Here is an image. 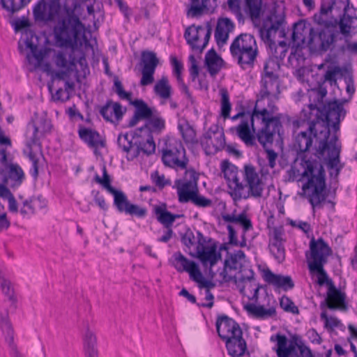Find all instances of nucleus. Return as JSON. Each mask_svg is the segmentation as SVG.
Masks as SVG:
<instances>
[{"instance_id":"f257e3e1","label":"nucleus","mask_w":357,"mask_h":357,"mask_svg":"<svg viewBox=\"0 0 357 357\" xmlns=\"http://www.w3.org/2000/svg\"><path fill=\"white\" fill-rule=\"evenodd\" d=\"M311 116L307 120V127L303 130V120L292 122L294 137V147L298 151H308L314 142V155L323 159L331 176L337 177L344 167L340 162L341 144L335 134L340 130V123L346 115L342 102L337 100L329 102L321 110L310 105Z\"/></svg>"},{"instance_id":"f03ea898","label":"nucleus","mask_w":357,"mask_h":357,"mask_svg":"<svg viewBox=\"0 0 357 357\" xmlns=\"http://www.w3.org/2000/svg\"><path fill=\"white\" fill-rule=\"evenodd\" d=\"M238 137L247 145L254 146L256 138L262 146L271 142L275 135L281 139L282 125L280 116H274L266 108L259 109L255 106L252 113L246 119H241L236 127Z\"/></svg>"},{"instance_id":"7ed1b4c3","label":"nucleus","mask_w":357,"mask_h":357,"mask_svg":"<svg viewBox=\"0 0 357 357\" xmlns=\"http://www.w3.org/2000/svg\"><path fill=\"white\" fill-rule=\"evenodd\" d=\"M222 171L225 179L229 182V186L231 190L230 195L234 201L246 199L250 197L255 198L262 197L264 183L253 165H246L244 167L245 185L240 181L237 176L238 169L235 165L225 161L222 166Z\"/></svg>"},{"instance_id":"20e7f679","label":"nucleus","mask_w":357,"mask_h":357,"mask_svg":"<svg viewBox=\"0 0 357 357\" xmlns=\"http://www.w3.org/2000/svg\"><path fill=\"white\" fill-rule=\"evenodd\" d=\"M285 13L284 8L274 4L269 10L268 13L263 16L261 25L259 26V34L261 40L268 45L272 50L273 56L277 59L282 60L287 52L284 42H280L279 47H276L275 38L277 33L280 37L285 35Z\"/></svg>"},{"instance_id":"39448f33","label":"nucleus","mask_w":357,"mask_h":357,"mask_svg":"<svg viewBox=\"0 0 357 357\" xmlns=\"http://www.w3.org/2000/svg\"><path fill=\"white\" fill-rule=\"evenodd\" d=\"M181 241L185 246L184 251L199 259L204 266H209V273L213 277L215 273L212 272L211 268L220 259L221 255L217 251L215 243L207 245L212 238L205 237L199 231H196L195 236L192 230L188 229L181 236Z\"/></svg>"},{"instance_id":"423d86ee","label":"nucleus","mask_w":357,"mask_h":357,"mask_svg":"<svg viewBox=\"0 0 357 357\" xmlns=\"http://www.w3.org/2000/svg\"><path fill=\"white\" fill-rule=\"evenodd\" d=\"M215 326L218 336L225 342L228 354L242 357L247 351V343L239 324L227 315L222 314L218 317Z\"/></svg>"},{"instance_id":"0eeeda50","label":"nucleus","mask_w":357,"mask_h":357,"mask_svg":"<svg viewBox=\"0 0 357 357\" xmlns=\"http://www.w3.org/2000/svg\"><path fill=\"white\" fill-rule=\"evenodd\" d=\"M301 165L305 169L302 176L308 178L307 182L303 185V190L313 188L312 194L309 195V202L314 208L326 199V195L323 193L326 188L325 170L321 163L317 160H303Z\"/></svg>"},{"instance_id":"6e6552de","label":"nucleus","mask_w":357,"mask_h":357,"mask_svg":"<svg viewBox=\"0 0 357 357\" xmlns=\"http://www.w3.org/2000/svg\"><path fill=\"white\" fill-rule=\"evenodd\" d=\"M229 50L233 59L242 70L254 68L259 54L254 36L249 33L240 34L233 40Z\"/></svg>"},{"instance_id":"1a4fd4ad","label":"nucleus","mask_w":357,"mask_h":357,"mask_svg":"<svg viewBox=\"0 0 357 357\" xmlns=\"http://www.w3.org/2000/svg\"><path fill=\"white\" fill-rule=\"evenodd\" d=\"M94 181L114 195V205L119 212L135 215L139 218H144L146 216L147 209L145 207L130 203L123 192L117 190L111 185V178L105 165L102 167V178H100L98 174H96Z\"/></svg>"},{"instance_id":"9d476101","label":"nucleus","mask_w":357,"mask_h":357,"mask_svg":"<svg viewBox=\"0 0 357 357\" xmlns=\"http://www.w3.org/2000/svg\"><path fill=\"white\" fill-rule=\"evenodd\" d=\"M318 23L324 24V27L319 31H315L313 28L310 29L307 44L311 50L326 52L332 48L339 35L337 23L332 22V21L320 20L318 21Z\"/></svg>"},{"instance_id":"9b49d317","label":"nucleus","mask_w":357,"mask_h":357,"mask_svg":"<svg viewBox=\"0 0 357 357\" xmlns=\"http://www.w3.org/2000/svg\"><path fill=\"white\" fill-rule=\"evenodd\" d=\"M162 160L165 165L186 169L188 159L182 142L177 138L168 137L165 139L162 149Z\"/></svg>"},{"instance_id":"f8f14e48","label":"nucleus","mask_w":357,"mask_h":357,"mask_svg":"<svg viewBox=\"0 0 357 357\" xmlns=\"http://www.w3.org/2000/svg\"><path fill=\"white\" fill-rule=\"evenodd\" d=\"M114 90L119 98L128 100L135 107L134 114L128 122V127L135 126L140 119L147 120L155 112V109L149 107L143 100L136 99L132 101V93L123 89L121 82L116 76L114 79Z\"/></svg>"},{"instance_id":"ddd939ff","label":"nucleus","mask_w":357,"mask_h":357,"mask_svg":"<svg viewBox=\"0 0 357 357\" xmlns=\"http://www.w3.org/2000/svg\"><path fill=\"white\" fill-rule=\"evenodd\" d=\"M211 33V25L210 22H206L205 26L201 25L188 26L185 31L184 38L192 50L201 53L207 45Z\"/></svg>"},{"instance_id":"4468645a","label":"nucleus","mask_w":357,"mask_h":357,"mask_svg":"<svg viewBox=\"0 0 357 357\" xmlns=\"http://www.w3.org/2000/svg\"><path fill=\"white\" fill-rule=\"evenodd\" d=\"M173 257L174 259V266L177 271L188 273L190 279L199 283L200 287L208 289L214 287L211 281L203 278L198 265L195 261L189 260L180 252H175Z\"/></svg>"},{"instance_id":"2eb2a0df","label":"nucleus","mask_w":357,"mask_h":357,"mask_svg":"<svg viewBox=\"0 0 357 357\" xmlns=\"http://www.w3.org/2000/svg\"><path fill=\"white\" fill-rule=\"evenodd\" d=\"M200 144L206 155H214L225 147L223 129L217 124L212 125L200 138Z\"/></svg>"},{"instance_id":"dca6fc26","label":"nucleus","mask_w":357,"mask_h":357,"mask_svg":"<svg viewBox=\"0 0 357 357\" xmlns=\"http://www.w3.org/2000/svg\"><path fill=\"white\" fill-rule=\"evenodd\" d=\"M199 174L193 169H186L183 179H177L174 182L176 188L178 202L188 203L189 199L198 191Z\"/></svg>"},{"instance_id":"f3484780","label":"nucleus","mask_w":357,"mask_h":357,"mask_svg":"<svg viewBox=\"0 0 357 357\" xmlns=\"http://www.w3.org/2000/svg\"><path fill=\"white\" fill-rule=\"evenodd\" d=\"M332 253V249L322 238L316 240L312 237L310 241V257L306 253L307 264H326Z\"/></svg>"},{"instance_id":"a211bd4d","label":"nucleus","mask_w":357,"mask_h":357,"mask_svg":"<svg viewBox=\"0 0 357 357\" xmlns=\"http://www.w3.org/2000/svg\"><path fill=\"white\" fill-rule=\"evenodd\" d=\"M61 0H50L48 3L40 0L33 8V15L36 22H48L54 20L61 10Z\"/></svg>"},{"instance_id":"6ab92c4d","label":"nucleus","mask_w":357,"mask_h":357,"mask_svg":"<svg viewBox=\"0 0 357 357\" xmlns=\"http://www.w3.org/2000/svg\"><path fill=\"white\" fill-rule=\"evenodd\" d=\"M346 7L344 13L340 17L339 21L335 20L333 22L337 23L339 26V34L341 33L345 38V46L342 47V50L347 52L351 54H357V43L351 42L349 38L351 37L352 29L354 18L346 13Z\"/></svg>"},{"instance_id":"aec40b11","label":"nucleus","mask_w":357,"mask_h":357,"mask_svg":"<svg viewBox=\"0 0 357 357\" xmlns=\"http://www.w3.org/2000/svg\"><path fill=\"white\" fill-rule=\"evenodd\" d=\"M141 61L142 63L141 86H148L154 81V73L159 64V59L156 54L152 51H143Z\"/></svg>"},{"instance_id":"412c9836","label":"nucleus","mask_w":357,"mask_h":357,"mask_svg":"<svg viewBox=\"0 0 357 357\" xmlns=\"http://www.w3.org/2000/svg\"><path fill=\"white\" fill-rule=\"evenodd\" d=\"M259 84L260 89L255 104L257 108L258 104L264 99H278L280 93L279 77L261 76Z\"/></svg>"},{"instance_id":"4be33fe9","label":"nucleus","mask_w":357,"mask_h":357,"mask_svg":"<svg viewBox=\"0 0 357 357\" xmlns=\"http://www.w3.org/2000/svg\"><path fill=\"white\" fill-rule=\"evenodd\" d=\"M0 178L2 182L11 188L19 187L24 179V173L17 164H10L7 170L0 169Z\"/></svg>"},{"instance_id":"5701e85b","label":"nucleus","mask_w":357,"mask_h":357,"mask_svg":"<svg viewBox=\"0 0 357 357\" xmlns=\"http://www.w3.org/2000/svg\"><path fill=\"white\" fill-rule=\"evenodd\" d=\"M324 303L327 307L332 310L347 311L348 309L345 293L337 289L334 284L330 283Z\"/></svg>"},{"instance_id":"b1692460","label":"nucleus","mask_w":357,"mask_h":357,"mask_svg":"<svg viewBox=\"0 0 357 357\" xmlns=\"http://www.w3.org/2000/svg\"><path fill=\"white\" fill-rule=\"evenodd\" d=\"M132 138H135V148L131 153V157L127 156L128 160L137 158L142 152L147 155L155 153V144L151 135H147L146 137L144 138L135 133V136H133Z\"/></svg>"},{"instance_id":"393cba45","label":"nucleus","mask_w":357,"mask_h":357,"mask_svg":"<svg viewBox=\"0 0 357 357\" xmlns=\"http://www.w3.org/2000/svg\"><path fill=\"white\" fill-rule=\"evenodd\" d=\"M99 112L106 121L119 123L126 113V108H123L118 102L108 100L106 104L100 107Z\"/></svg>"},{"instance_id":"a878e982","label":"nucleus","mask_w":357,"mask_h":357,"mask_svg":"<svg viewBox=\"0 0 357 357\" xmlns=\"http://www.w3.org/2000/svg\"><path fill=\"white\" fill-rule=\"evenodd\" d=\"M241 273H242L241 277L239 278H234V282L238 288L240 292L243 294H244L245 283H249L250 284L252 285L253 289L251 291H253V294L252 296L249 298V299L257 301L258 300L259 290L261 288V286L259 284V283L257 282V280L255 278L254 271L252 269H247L241 271Z\"/></svg>"},{"instance_id":"bb28decb","label":"nucleus","mask_w":357,"mask_h":357,"mask_svg":"<svg viewBox=\"0 0 357 357\" xmlns=\"http://www.w3.org/2000/svg\"><path fill=\"white\" fill-rule=\"evenodd\" d=\"M79 137L87 145L94 149V153L97 155L98 148L106 146L105 140L100 136L98 132L88 128H82L78 131Z\"/></svg>"},{"instance_id":"cd10ccee","label":"nucleus","mask_w":357,"mask_h":357,"mask_svg":"<svg viewBox=\"0 0 357 357\" xmlns=\"http://www.w3.org/2000/svg\"><path fill=\"white\" fill-rule=\"evenodd\" d=\"M263 279L269 284L281 288L284 291L292 289L294 287V283L290 276L275 274L269 268L264 270Z\"/></svg>"},{"instance_id":"c85d7f7f","label":"nucleus","mask_w":357,"mask_h":357,"mask_svg":"<svg viewBox=\"0 0 357 357\" xmlns=\"http://www.w3.org/2000/svg\"><path fill=\"white\" fill-rule=\"evenodd\" d=\"M0 328L5 333V340L10 347V354L12 357H22L18 351L16 344L14 342L13 329L10 322L8 314H0Z\"/></svg>"},{"instance_id":"c756f323","label":"nucleus","mask_w":357,"mask_h":357,"mask_svg":"<svg viewBox=\"0 0 357 357\" xmlns=\"http://www.w3.org/2000/svg\"><path fill=\"white\" fill-rule=\"evenodd\" d=\"M276 301L268 298V307L265 308L264 305H256L254 303H248L244 306V309L249 314L257 319H265L273 317L276 315L275 310Z\"/></svg>"},{"instance_id":"7c9ffc66","label":"nucleus","mask_w":357,"mask_h":357,"mask_svg":"<svg viewBox=\"0 0 357 357\" xmlns=\"http://www.w3.org/2000/svg\"><path fill=\"white\" fill-rule=\"evenodd\" d=\"M234 29V22L228 17H221L218 20L215 30V38L218 46L226 43L229 33Z\"/></svg>"},{"instance_id":"2f4dec72","label":"nucleus","mask_w":357,"mask_h":357,"mask_svg":"<svg viewBox=\"0 0 357 357\" xmlns=\"http://www.w3.org/2000/svg\"><path fill=\"white\" fill-rule=\"evenodd\" d=\"M165 119L159 112L155 110L153 114L146 120L144 126L139 128V131H145L148 132V135H151L152 134L160 135L165 130Z\"/></svg>"},{"instance_id":"473e14b6","label":"nucleus","mask_w":357,"mask_h":357,"mask_svg":"<svg viewBox=\"0 0 357 357\" xmlns=\"http://www.w3.org/2000/svg\"><path fill=\"white\" fill-rule=\"evenodd\" d=\"M153 211L157 220L165 228L172 227L174 221L181 217L180 215L173 214L168 211L165 203L154 205Z\"/></svg>"},{"instance_id":"72a5a7b5","label":"nucleus","mask_w":357,"mask_h":357,"mask_svg":"<svg viewBox=\"0 0 357 357\" xmlns=\"http://www.w3.org/2000/svg\"><path fill=\"white\" fill-rule=\"evenodd\" d=\"M83 348L85 357H98L97 337L95 333L89 327L83 335Z\"/></svg>"},{"instance_id":"f704fd0d","label":"nucleus","mask_w":357,"mask_h":357,"mask_svg":"<svg viewBox=\"0 0 357 357\" xmlns=\"http://www.w3.org/2000/svg\"><path fill=\"white\" fill-rule=\"evenodd\" d=\"M310 29H312V27L307 26L304 20L295 23L291 35L293 42L298 46L303 45L306 43V36L310 34Z\"/></svg>"},{"instance_id":"c9c22d12","label":"nucleus","mask_w":357,"mask_h":357,"mask_svg":"<svg viewBox=\"0 0 357 357\" xmlns=\"http://www.w3.org/2000/svg\"><path fill=\"white\" fill-rule=\"evenodd\" d=\"M153 92L161 99L169 100L171 98L173 90L167 76L162 75L156 81L153 86Z\"/></svg>"},{"instance_id":"e433bc0d","label":"nucleus","mask_w":357,"mask_h":357,"mask_svg":"<svg viewBox=\"0 0 357 357\" xmlns=\"http://www.w3.org/2000/svg\"><path fill=\"white\" fill-rule=\"evenodd\" d=\"M223 60L218 55L215 50L211 49L205 55V64L211 75L218 73L222 67Z\"/></svg>"},{"instance_id":"4c0bfd02","label":"nucleus","mask_w":357,"mask_h":357,"mask_svg":"<svg viewBox=\"0 0 357 357\" xmlns=\"http://www.w3.org/2000/svg\"><path fill=\"white\" fill-rule=\"evenodd\" d=\"M26 38L24 40V43L26 45V48H29L31 50L33 56L37 61L38 63H41L46 55L45 50H39L38 47V45L33 43V38H35L36 40L38 41V37L33 33H32L31 31L26 32Z\"/></svg>"},{"instance_id":"58836bf2","label":"nucleus","mask_w":357,"mask_h":357,"mask_svg":"<svg viewBox=\"0 0 357 357\" xmlns=\"http://www.w3.org/2000/svg\"><path fill=\"white\" fill-rule=\"evenodd\" d=\"M31 0H0L1 5L9 16H13L25 6H26Z\"/></svg>"},{"instance_id":"ea45409f","label":"nucleus","mask_w":357,"mask_h":357,"mask_svg":"<svg viewBox=\"0 0 357 357\" xmlns=\"http://www.w3.org/2000/svg\"><path fill=\"white\" fill-rule=\"evenodd\" d=\"M0 286L3 294L7 297L10 306L14 309L17 307V296L15 293L13 284L7 278H0Z\"/></svg>"},{"instance_id":"a19ab883","label":"nucleus","mask_w":357,"mask_h":357,"mask_svg":"<svg viewBox=\"0 0 357 357\" xmlns=\"http://www.w3.org/2000/svg\"><path fill=\"white\" fill-rule=\"evenodd\" d=\"M178 129L186 144L195 145L198 144L196 137V131L188 121L183 123H178Z\"/></svg>"},{"instance_id":"79ce46f5","label":"nucleus","mask_w":357,"mask_h":357,"mask_svg":"<svg viewBox=\"0 0 357 357\" xmlns=\"http://www.w3.org/2000/svg\"><path fill=\"white\" fill-rule=\"evenodd\" d=\"M326 264H308V268L310 273H317V284L320 286L326 284L328 288L330 287V283L333 284L331 279H330L327 275V273L324 268Z\"/></svg>"},{"instance_id":"37998d69","label":"nucleus","mask_w":357,"mask_h":357,"mask_svg":"<svg viewBox=\"0 0 357 357\" xmlns=\"http://www.w3.org/2000/svg\"><path fill=\"white\" fill-rule=\"evenodd\" d=\"M245 11L255 22L259 19L261 13V0H245Z\"/></svg>"},{"instance_id":"c03bdc74","label":"nucleus","mask_w":357,"mask_h":357,"mask_svg":"<svg viewBox=\"0 0 357 357\" xmlns=\"http://www.w3.org/2000/svg\"><path fill=\"white\" fill-rule=\"evenodd\" d=\"M278 349L276 353L278 357H289L294 347L290 345L287 347V339L285 335L278 334L276 335Z\"/></svg>"},{"instance_id":"a18cd8bd","label":"nucleus","mask_w":357,"mask_h":357,"mask_svg":"<svg viewBox=\"0 0 357 357\" xmlns=\"http://www.w3.org/2000/svg\"><path fill=\"white\" fill-rule=\"evenodd\" d=\"M31 130L32 134L29 137V141L27 143V146L31 149L33 146H41L40 142V135L43 134L40 132L39 127L35 121L30 122L27 126V132Z\"/></svg>"},{"instance_id":"49530a36","label":"nucleus","mask_w":357,"mask_h":357,"mask_svg":"<svg viewBox=\"0 0 357 357\" xmlns=\"http://www.w3.org/2000/svg\"><path fill=\"white\" fill-rule=\"evenodd\" d=\"M117 144L119 147L127 153V156L131 157V153H132L135 146L132 139H129L128 133L120 134L117 139Z\"/></svg>"},{"instance_id":"de8ad7c7","label":"nucleus","mask_w":357,"mask_h":357,"mask_svg":"<svg viewBox=\"0 0 357 357\" xmlns=\"http://www.w3.org/2000/svg\"><path fill=\"white\" fill-rule=\"evenodd\" d=\"M54 61L57 67L66 70H72V68L75 66L74 60H68L66 53L63 51H59L56 54Z\"/></svg>"},{"instance_id":"09e8293b","label":"nucleus","mask_w":357,"mask_h":357,"mask_svg":"<svg viewBox=\"0 0 357 357\" xmlns=\"http://www.w3.org/2000/svg\"><path fill=\"white\" fill-rule=\"evenodd\" d=\"M280 68V65L275 59L269 58L266 60L264 64L263 71L261 76L264 77H279L276 70Z\"/></svg>"},{"instance_id":"8fccbe9b","label":"nucleus","mask_w":357,"mask_h":357,"mask_svg":"<svg viewBox=\"0 0 357 357\" xmlns=\"http://www.w3.org/2000/svg\"><path fill=\"white\" fill-rule=\"evenodd\" d=\"M221 96V115L224 119L229 117L231 105L229 101V96L226 89L220 90Z\"/></svg>"},{"instance_id":"3c124183","label":"nucleus","mask_w":357,"mask_h":357,"mask_svg":"<svg viewBox=\"0 0 357 357\" xmlns=\"http://www.w3.org/2000/svg\"><path fill=\"white\" fill-rule=\"evenodd\" d=\"M269 248L271 253L275 260L281 264L285 259V249L283 243H270Z\"/></svg>"},{"instance_id":"603ef678","label":"nucleus","mask_w":357,"mask_h":357,"mask_svg":"<svg viewBox=\"0 0 357 357\" xmlns=\"http://www.w3.org/2000/svg\"><path fill=\"white\" fill-rule=\"evenodd\" d=\"M238 261L237 260L236 255H231L229 259L225 260V268H223V270L220 273V275L222 276V279L225 282H228V281H230V280H233L234 281V278H236L235 276L234 277H229V278H227L226 268H229L231 270H237L238 269Z\"/></svg>"},{"instance_id":"864d4df0","label":"nucleus","mask_w":357,"mask_h":357,"mask_svg":"<svg viewBox=\"0 0 357 357\" xmlns=\"http://www.w3.org/2000/svg\"><path fill=\"white\" fill-rule=\"evenodd\" d=\"M342 70L337 66H329L324 75V82H328L331 86L337 84V75Z\"/></svg>"},{"instance_id":"5fc2aeb1","label":"nucleus","mask_w":357,"mask_h":357,"mask_svg":"<svg viewBox=\"0 0 357 357\" xmlns=\"http://www.w3.org/2000/svg\"><path fill=\"white\" fill-rule=\"evenodd\" d=\"M280 305L281 308L286 312H289L293 314H298L299 310L294 304L293 301L287 296H282L280 299Z\"/></svg>"},{"instance_id":"6e6d98bb","label":"nucleus","mask_w":357,"mask_h":357,"mask_svg":"<svg viewBox=\"0 0 357 357\" xmlns=\"http://www.w3.org/2000/svg\"><path fill=\"white\" fill-rule=\"evenodd\" d=\"M189 202H191L196 206L201 208L211 207L213 205L212 200L200 195L199 190L194 193L189 199Z\"/></svg>"},{"instance_id":"4d7b16f0","label":"nucleus","mask_w":357,"mask_h":357,"mask_svg":"<svg viewBox=\"0 0 357 357\" xmlns=\"http://www.w3.org/2000/svg\"><path fill=\"white\" fill-rule=\"evenodd\" d=\"M320 318L324 321V327L333 330L340 326L341 321L335 317H328L326 311L324 310L320 314Z\"/></svg>"},{"instance_id":"13d9d810","label":"nucleus","mask_w":357,"mask_h":357,"mask_svg":"<svg viewBox=\"0 0 357 357\" xmlns=\"http://www.w3.org/2000/svg\"><path fill=\"white\" fill-rule=\"evenodd\" d=\"M241 0H227L229 10L236 15L239 23L244 22V17L240 6Z\"/></svg>"},{"instance_id":"bf43d9fd","label":"nucleus","mask_w":357,"mask_h":357,"mask_svg":"<svg viewBox=\"0 0 357 357\" xmlns=\"http://www.w3.org/2000/svg\"><path fill=\"white\" fill-rule=\"evenodd\" d=\"M171 63L173 67V74L175 75L177 82H182V70L183 69V64L176 56H171Z\"/></svg>"},{"instance_id":"052dcab7","label":"nucleus","mask_w":357,"mask_h":357,"mask_svg":"<svg viewBox=\"0 0 357 357\" xmlns=\"http://www.w3.org/2000/svg\"><path fill=\"white\" fill-rule=\"evenodd\" d=\"M273 140L271 142H268L265 146H263L266 153V158L268 161V166L271 168L275 167L276 165V159L278 158V153L273 149H270L269 146L272 145Z\"/></svg>"},{"instance_id":"680f3d73","label":"nucleus","mask_w":357,"mask_h":357,"mask_svg":"<svg viewBox=\"0 0 357 357\" xmlns=\"http://www.w3.org/2000/svg\"><path fill=\"white\" fill-rule=\"evenodd\" d=\"M191 6L190 10H188V15H191L192 17H197L200 15L204 8H211L209 6L204 7L202 4L199 5V0H190Z\"/></svg>"},{"instance_id":"e2e57ef3","label":"nucleus","mask_w":357,"mask_h":357,"mask_svg":"<svg viewBox=\"0 0 357 357\" xmlns=\"http://www.w3.org/2000/svg\"><path fill=\"white\" fill-rule=\"evenodd\" d=\"M237 223L243 227L244 233L252 229V222L245 213H241L238 215Z\"/></svg>"},{"instance_id":"0e129e2a","label":"nucleus","mask_w":357,"mask_h":357,"mask_svg":"<svg viewBox=\"0 0 357 357\" xmlns=\"http://www.w3.org/2000/svg\"><path fill=\"white\" fill-rule=\"evenodd\" d=\"M151 178L153 183L160 188H163L167 184L169 183V182L165 180V176L163 174L160 175L158 171L151 174Z\"/></svg>"},{"instance_id":"69168bd1","label":"nucleus","mask_w":357,"mask_h":357,"mask_svg":"<svg viewBox=\"0 0 357 357\" xmlns=\"http://www.w3.org/2000/svg\"><path fill=\"white\" fill-rule=\"evenodd\" d=\"M4 207L3 205L0 206V232L7 230L10 227V221L8 218L6 212H1Z\"/></svg>"},{"instance_id":"338daca9","label":"nucleus","mask_w":357,"mask_h":357,"mask_svg":"<svg viewBox=\"0 0 357 357\" xmlns=\"http://www.w3.org/2000/svg\"><path fill=\"white\" fill-rule=\"evenodd\" d=\"M40 129V132L45 134L51 131L52 124L50 120L43 116L40 117L37 122H36Z\"/></svg>"},{"instance_id":"774afa93","label":"nucleus","mask_w":357,"mask_h":357,"mask_svg":"<svg viewBox=\"0 0 357 357\" xmlns=\"http://www.w3.org/2000/svg\"><path fill=\"white\" fill-rule=\"evenodd\" d=\"M296 346L299 350L298 357H314L310 349L305 345L303 342H300L299 343H296Z\"/></svg>"}]
</instances>
